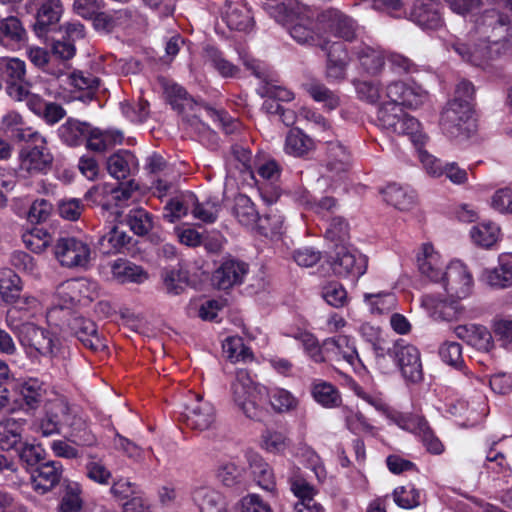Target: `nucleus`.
<instances>
[{"label":"nucleus","mask_w":512,"mask_h":512,"mask_svg":"<svg viewBox=\"0 0 512 512\" xmlns=\"http://www.w3.org/2000/svg\"><path fill=\"white\" fill-rule=\"evenodd\" d=\"M277 11L295 41L299 44L326 48L327 41L316 28V19L309 15L304 6L295 0H285L277 5Z\"/></svg>","instance_id":"20e7f679"},{"label":"nucleus","mask_w":512,"mask_h":512,"mask_svg":"<svg viewBox=\"0 0 512 512\" xmlns=\"http://www.w3.org/2000/svg\"><path fill=\"white\" fill-rule=\"evenodd\" d=\"M471 115L472 106L469 101L459 98L449 101L440 118L443 133L449 138L468 136Z\"/></svg>","instance_id":"9d476101"},{"label":"nucleus","mask_w":512,"mask_h":512,"mask_svg":"<svg viewBox=\"0 0 512 512\" xmlns=\"http://www.w3.org/2000/svg\"><path fill=\"white\" fill-rule=\"evenodd\" d=\"M316 28L326 41L330 36L352 41L351 20L339 9L329 8L321 12L316 18Z\"/></svg>","instance_id":"4468645a"},{"label":"nucleus","mask_w":512,"mask_h":512,"mask_svg":"<svg viewBox=\"0 0 512 512\" xmlns=\"http://www.w3.org/2000/svg\"><path fill=\"white\" fill-rule=\"evenodd\" d=\"M22 289L21 278L13 270L9 268L0 270V297L3 302L8 304L19 302Z\"/></svg>","instance_id":"58836bf2"},{"label":"nucleus","mask_w":512,"mask_h":512,"mask_svg":"<svg viewBox=\"0 0 512 512\" xmlns=\"http://www.w3.org/2000/svg\"><path fill=\"white\" fill-rule=\"evenodd\" d=\"M46 322L59 328L61 333H72L79 341L92 351H100L106 347L93 321L76 315L70 309L51 307L46 312Z\"/></svg>","instance_id":"39448f33"},{"label":"nucleus","mask_w":512,"mask_h":512,"mask_svg":"<svg viewBox=\"0 0 512 512\" xmlns=\"http://www.w3.org/2000/svg\"><path fill=\"white\" fill-rule=\"evenodd\" d=\"M86 206L79 198L62 199L57 204V211L63 220L76 222L80 219Z\"/></svg>","instance_id":"69168bd1"},{"label":"nucleus","mask_w":512,"mask_h":512,"mask_svg":"<svg viewBox=\"0 0 512 512\" xmlns=\"http://www.w3.org/2000/svg\"><path fill=\"white\" fill-rule=\"evenodd\" d=\"M383 200L400 211H409L417 203L416 192L407 185L389 183L380 190Z\"/></svg>","instance_id":"a878e982"},{"label":"nucleus","mask_w":512,"mask_h":512,"mask_svg":"<svg viewBox=\"0 0 512 512\" xmlns=\"http://www.w3.org/2000/svg\"><path fill=\"white\" fill-rule=\"evenodd\" d=\"M61 0H41L37 5L35 21L32 25L39 38L48 40L50 34L61 28L60 19L63 14Z\"/></svg>","instance_id":"ddd939ff"},{"label":"nucleus","mask_w":512,"mask_h":512,"mask_svg":"<svg viewBox=\"0 0 512 512\" xmlns=\"http://www.w3.org/2000/svg\"><path fill=\"white\" fill-rule=\"evenodd\" d=\"M359 334L364 341L371 345L380 364L381 360H384L385 348L383 347L384 341L381 338L379 328L366 323L360 327Z\"/></svg>","instance_id":"774afa93"},{"label":"nucleus","mask_w":512,"mask_h":512,"mask_svg":"<svg viewBox=\"0 0 512 512\" xmlns=\"http://www.w3.org/2000/svg\"><path fill=\"white\" fill-rule=\"evenodd\" d=\"M248 273L246 263L236 260L225 261L213 274V282L218 289H229L241 284Z\"/></svg>","instance_id":"bb28decb"},{"label":"nucleus","mask_w":512,"mask_h":512,"mask_svg":"<svg viewBox=\"0 0 512 512\" xmlns=\"http://www.w3.org/2000/svg\"><path fill=\"white\" fill-rule=\"evenodd\" d=\"M90 246L75 237H61L54 246V256L65 268L87 269L91 262Z\"/></svg>","instance_id":"9b49d317"},{"label":"nucleus","mask_w":512,"mask_h":512,"mask_svg":"<svg viewBox=\"0 0 512 512\" xmlns=\"http://www.w3.org/2000/svg\"><path fill=\"white\" fill-rule=\"evenodd\" d=\"M387 353L395 361L402 376L407 381L417 383L422 379L423 372L420 352L415 346L395 345L392 349H389Z\"/></svg>","instance_id":"2eb2a0df"},{"label":"nucleus","mask_w":512,"mask_h":512,"mask_svg":"<svg viewBox=\"0 0 512 512\" xmlns=\"http://www.w3.org/2000/svg\"><path fill=\"white\" fill-rule=\"evenodd\" d=\"M63 465L59 461H48L39 465L31 475L32 488L41 494L55 487L62 477Z\"/></svg>","instance_id":"4be33fe9"},{"label":"nucleus","mask_w":512,"mask_h":512,"mask_svg":"<svg viewBox=\"0 0 512 512\" xmlns=\"http://www.w3.org/2000/svg\"><path fill=\"white\" fill-rule=\"evenodd\" d=\"M224 355L232 362L244 361L251 357V353L244 346L243 339L239 336H229L222 343Z\"/></svg>","instance_id":"e2e57ef3"},{"label":"nucleus","mask_w":512,"mask_h":512,"mask_svg":"<svg viewBox=\"0 0 512 512\" xmlns=\"http://www.w3.org/2000/svg\"><path fill=\"white\" fill-rule=\"evenodd\" d=\"M222 20L230 30L249 32L254 26L251 9L244 1L230 2L222 14Z\"/></svg>","instance_id":"b1692460"},{"label":"nucleus","mask_w":512,"mask_h":512,"mask_svg":"<svg viewBox=\"0 0 512 512\" xmlns=\"http://www.w3.org/2000/svg\"><path fill=\"white\" fill-rule=\"evenodd\" d=\"M70 82L75 89V98L83 103H90L96 99L100 86V79L90 72L74 71Z\"/></svg>","instance_id":"7c9ffc66"},{"label":"nucleus","mask_w":512,"mask_h":512,"mask_svg":"<svg viewBox=\"0 0 512 512\" xmlns=\"http://www.w3.org/2000/svg\"><path fill=\"white\" fill-rule=\"evenodd\" d=\"M230 391L237 409L252 420H261L264 417L266 397H269V402L276 412L290 411L298 404L297 398L288 390L279 387L268 390L244 369L236 371Z\"/></svg>","instance_id":"7ed1b4c3"},{"label":"nucleus","mask_w":512,"mask_h":512,"mask_svg":"<svg viewBox=\"0 0 512 512\" xmlns=\"http://www.w3.org/2000/svg\"><path fill=\"white\" fill-rule=\"evenodd\" d=\"M54 156L51 153L45 137L40 133L28 140L19 152L20 171L29 176L47 174L53 165Z\"/></svg>","instance_id":"6e6552de"},{"label":"nucleus","mask_w":512,"mask_h":512,"mask_svg":"<svg viewBox=\"0 0 512 512\" xmlns=\"http://www.w3.org/2000/svg\"><path fill=\"white\" fill-rule=\"evenodd\" d=\"M410 20L426 30L441 26V17L432 0H416L410 12Z\"/></svg>","instance_id":"2f4dec72"},{"label":"nucleus","mask_w":512,"mask_h":512,"mask_svg":"<svg viewBox=\"0 0 512 512\" xmlns=\"http://www.w3.org/2000/svg\"><path fill=\"white\" fill-rule=\"evenodd\" d=\"M24 421L12 418L0 422V447L10 450L21 443Z\"/></svg>","instance_id":"c03bdc74"},{"label":"nucleus","mask_w":512,"mask_h":512,"mask_svg":"<svg viewBox=\"0 0 512 512\" xmlns=\"http://www.w3.org/2000/svg\"><path fill=\"white\" fill-rule=\"evenodd\" d=\"M26 38L21 21L14 16L0 19V44L5 47L19 45Z\"/></svg>","instance_id":"ea45409f"},{"label":"nucleus","mask_w":512,"mask_h":512,"mask_svg":"<svg viewBox=\"0 0 512 512\" xmlns=\"http://www.w3.org/2000/svg\"><path fill=\"white\" fill-rule=\"evenodd\" d=\"M503 8L487 9L477 15L473 27L465 38H455L446 43L463 61L485 69L490 61L512 52V0H492Z\"/></svg>","instance_id":"f257e3e1"},{"label":"nucleus","mask_w":512,"mask_h":512,"mask_svg":"<svg viewBox=\"0 0 512 512\" xmlns=\"http://www.w3.org/2000/svg\"><path fill=\"white\" fill-rule=\"evenodd\" d=\"M22 239L28 249L41 253L51 244L53 234L45 226H26Z\"/></svg>","instance_id":"37998d69"},{"label":"nucleus","mask_w":512,"mask_h":512,"mask_svg":"<svg viewBox=\"0 0 512 512\" xmlns=\"http://www.w3.org/2000/svg\"><path fill=\"white\" fill-rule=\"evenodd\" d=\"M19 399L14 400L12 411H36L40 407L55 405L61 412L68 409L66 400L58 395L46 382L29 377L19 380L15 386Z\"/></svg>","instance_id":"423d86ee"},{"label":"nucleus","mask_w":512,"mask_h":512,"mask_svg":"<svg viewBox=\"0 0 512 512\" xmlns=\"http://www.w3.org/2000/svg\"><path fill=\"white\" fill-rule=\"evenodd\" d=\"M472 242L483 249H492L502 239L500 226H472L470 230Z\"/></svg>","instance_id":"de8ad7c7"},{"label":"nucleus","mask_w":512,"mask_h":512,"mask_svg":"<svg viewBox=\"0 0 512 512\" xmlns=\"http://www.w3.org/2000/svg\"><path fill=\"white\" fill-rule=\"evenodd\" d=\"M135 164V155L131 151L123 149L108 158L107 170L117 180L126 179L131 173L132 166Z\"/></svg>","instance_id":"a19ab883"},{"label":"nucleus","mask_w":512,"mask_h":512,"mask_svg":"<svg viewBox=\"0 0 512 512\" xmlns=\"http://www.w3.org/2000/svg\"><path fill=\"white\" fill-rule=\"evenodd\" d=\"M421 305L428 315L436 321L458 320L463 314V307L455 298H443L434 294H425Z\"/></svg>","instance_id":"dca6fc26"},{"label":"nucleus","mask_w":512,"mask_h":512,"mask_svg":"<svg viewBox=\"0 0 512 512\" xmlns=\"http://www.w3.org/2000/svg\"><path fill=\"white\" fill-rule=\"evenodd\" d=\"M86 476L99 485H108L112 478L111 471L103 461L96 456L90 455L85 465Z\"/></svg>","instance_id":"bf43d9fd"},{"label":"nucleus","mask_w":512,"mask_h":512,"mask_svg":"<svg viewBox=\"0 0 512 512\" xmlns=\"http://www.w3.org/2000/svg\"><path fill=\"white\" fill-rule=\"evenodd\" d=\"M91 123L69 117L58 128L61 142L69 147L85 145L87 133Z\"/></svg>","instance_id":"473e14b6"},{"label":"nucleus","mask_w":512,"mask_h":512,"mask_svg":"<svg viewBox=\"0 0 512 512\" xmlns=\"http://www.w3.org/2000/svg\"><path fill=\"white\" fill-rule=\"evenodd\" d=\"M419 271L433 282H439L442 277L443 263L440 255L434 250L433 246L425 243L422 246L421 253L417 256Z\"/></svg>","instance_id":"72a5a7b5"},{"label":"nucleus","mask_w":512,"mask_h":512,"mask_svg":"<svg viewBox=\"0 0 512 512\" xmlns=\"http://www.w3.org/2000/svg\"><path fill=\"white\" fill-rule=\"evenodd\" d=\"M290 446V440L280 431L267 430L262 434L261 447L269 453H284Z\"/></svg>","instance_id":"13d9d810"},{"label":"nucleus","mask_w":512,"mask_h":512,"mask_svg":"<svg viewBox=\"0 0 512 512\" xmlns=\"http://www.w3.org/2000/svg\"><path fill=\"white\" fill-rule=\"evenodd\" d=\"M392 497L395 504L402 509H413L421 503V492L413 484L396 487Z\"/></svg>","instance_id":"603ef678"},{"label":"nucleus","mask_w":512,"mask_h":512,"mask_svg":"<svg viewBox=\"0 0 512 512\" xmlns=\"http://www.w3.org/2000/svg\"><path fill=\"white\" fill-rule=\"evenodd\" d=\"M329 160L326 170L331 181L337 185L345 183L350 177L348 149L340 142L330 143L328 147Z\"/></svg>","instance_id":"aec40b11"},{"label":"nucleus","mask_w":512,"mask_h":512,"mask_svg":"<svg viewBox=\"0 0 512 512\" xmlns=\"http://www.w3.org/2000/svg\"><path fill=\"white\" fill-rule=\"evenodd\" d=\"M124 135L117 129H100L93 126L89 127L85 147L89 151L104 152L116 144H122Z\"/></svg>","instance_id":"c85d7f7f"},{"label":"nucleus","mask_w":512,"mask_h":512,"mask_svg":"<svg viewBox=\"0 0 512 512\" xmlns=\"http://www.w3.org/2000/svg\"><path fill=\"white\" fill-rule=\"evenodd\" d=\"M195 201L193 192H186L170 198L164 206V219L170 223L185 217L189 211L192 212V206Z\"/></svg>","instance_id":"4c0bfd02"},{"label":"nucleus","mask_w":512,"mask_h":512,"mask_svg":"<svg viewBox=\"0 0 512 512\" xmlns=\"http://www.w3.org/2000/svg\"><path fill=\"white\" fill-rule=\"evenodd\" d=\"M249 464L252 475L258 486L268 492H274L276 489V480L273 469L259 455H251Z\"/></svg>","instance_id":"79ce46f5"},{"label":"nucleus","mask_w":512,"mask_h":512,"mask_svg":"<svg viewBox=\"0 0 512 512\" xmlns=\"http://www.w3.org/2000/svg\"><path fill=\"white\" fill-rule=\"evenodd\" d=\"M122 114L132 122H144L149 116V102L140 97L137 102L124 101L120 103Z\"/></svg>","instance_id":"052dcab7"},{"label":"nucleus","mask_w":512,"mask_h":512,"mask_svg":"<svg viewBox=\"0 0 512 512\" xmlns=\"http://www.w3.org/2000/svg\"><path fill=\"white\" fill-rule=\"evenodd\" d=\"M234 215L239 224H257L259 213L251 199L243 194L235 198Z\"/></svg>","instance_id":"3c124183"},{"label":"nucleus","mask_w":512,"mask_h":512,"mask_svg":"<svg viewBox=\"0 0 512 512\" xmlns=\"http://www.w3.org/2000/svg\"><path fill=\"white\" fill-rule=\"evenodd\" d=\"M354 56L357 61L356 69L360 74L374 76L382 70L385 63L381 50L364 42L354 46Z\"/></svg>","instance_id":"5701e85b"},{"label":"nucleus","mask_w":512,"mask_h":512,"mask_svg":"<svg viewBox=\"0 0 512 512\" xmlns=\"http://www.w3.org/2000/svg\"><path fill=\"white\" fill-rule=\"evenodd\" d=\"M44 409L46 414L39 423V432L44 437L58 434L60 432L59 414H66L69 408L65 412H61L55 405H49Z\"/></svg>","instance_id":"0e129e2a"},{"label":"nucleus","mask_w":512,"mask_h":512,"mask_svg":"<svg viewBox=\"0 0 512 512\" xmlns=\"http://www.w3.org/2000/svg\"><path fill=\"white\" fill-rule=\"evenodd\" d=\"M480 280L494 289H505L512 286V253H501L498 266L484 269Z\"/></svg>","instance_id":"412c9836"},{"label":"nucleus","mask_w":512,"mask_h":512,"mask_svg":"<svg viewBox=\"0 0 512 512\" xmlns=\"http://www.w3.org/2000/svg\"><path fill=\"white\" fill-rule=\"evenodd\" d=\"M361 368L357 371L360 382H354V394L367 405L373 407L377 411L386 412L388 405L385 402L383 395L379 392L374 385V381L366 367L362 365L358 359Z\"/></svg>","instance_id":"6ab92c4d"},{"label":"nucleus","mask_w":512,"mask_h":512,"mask_svg":"<svg viewBox=\"0 0 512 512\" xmlns=\"http://www.w3.org/2000/svg\"><path fill=\"white\" fill-rule=\"evenodd\" d=\"M439 356L448 365L462 370L464 375L471 380L473 383V379L476 381H480L478 377H473L470 371L464 366L462 359V347L457 342H446L441 345L439 348Z\"/></svg>","instance_id":"a18cd8bd"},{"label":"nucleus","mask_w":512,"mask_h":512,"mask_svg":"<svg viewBox=\"0 0 512 512\" xmlns=\"http://www.w3.org/2000/svg\"><path fill=\"white\" fill-rule=\"evenodd\" d=\"M73 7L77 15L85 19H93L96 27H107L109 21L100 12L101 0H75Z\"/></svg>","instance_id":"09e8293b"},{"label":"nucleus","mask_w":512,"mask_h":512,"mask_svg":"<svg viewBox=\"0 0 512 512\" xmlns=\"http://www.w3.org/2000/svg\"><path fill=\"white\" fill-rule=\"evenodd\" d=\"M0 74L5 77L7 83L13 81H24L26 75L25 62L18 58H1Z\"/></svg>","instance_id":"4d7b16f0"},{"label":"nucleus","mask_w":512,"mask_h":512,"mask_svg":"<svg viewBox=\"0 0 512 512\" xmlns=\"http://www.w3.org/2000/svg\"><path fill=\"white\" fill-rule=\"evenodd\" d=\"M343 39L336 41L327 40L326 48H321L327 53V78L332 80L343 79L350 61L347 43Z\"/></svg>","instance_id":"a211bd4d"},{"label":"nucleus","mask_w":512,"mask_h":512,"mask_svg":"<svg viewBox=\"0 0 512 512\" xmlns=\"http://www.w3.org/2000/svg\"><path fill=\"white\" fill-rule=\"evenodd\" d=\"M1 128L4 134L13 142H27L37 131L28 127L22 115L16 111H10L2 117Z\"/></svg>","instance_id":"c756f323"},{"label":"nucleus","mask_w":512,"mask_h":512,"mask_svg":"<svg viewBox=\"0 0 512 512\" xmlns=\"http://www.w3.org/2000/svg\"><path fill=\"white\" fill-rule=\"evenodd\" d=\"M215 408L209 402L203 399L200 394H194L183 412V418L186 425L195 430H206L212 426L215 421Z\"/></svg>","instance_id":"f3484780"},{"label":"nucleus","mask_w":512,"mask_h":512,"mask_svg":"<svg viewBox=\"0 0 512 512\" xmlns=\"http://www.w3.org/2000/svg\"><path fill=\"white\" fill-rule=\"evenodd\" d=\"M192 499L200 512H227L221 494L211 487H197L192 493Z\"/></svg>","instance_id":"c9c22d12"},{"label":"nucleus","mask_w":512,"mask_h":512,"mask_svg":"<svg viewBox=\"0 0 512 512\" xmlns=\"http://www.w3.org/2000/svg\"><path fill=\"white\" fill-rule=\"evenodd\" d=\"M312 396L318 404L325 408H334L341 403L338 390L332 384L323 381L313 384Z\"/></svg>","instance_id":"8fccbe9b"},{"label":"nucleus","mask_w":512,"mask_h":512,"mask_svg":"<svg viewBox=\"0 0 512 512\" xmlns=\"http://www.w3.org/2000/svg\"><path fill=\"white\" fill-rule=\"evenodd\" d=\"M313 139L298 127L291 128L285 138L284 151L294 157H304L314 149Z\"/></svg>","instance_id":"e433bc0d"},{"label":"nucleus","mask_w":512,"mask_h":512,"mask_svg":"<svg viewBox=\"0 0 512 512\" xmlns=\"http://www.w3.org/2000/svg\"><path fill=\"white\" fill-rule=\"evenodd\" d=\"M307 92L316 102L323 103L328 110H334L339 106V98L322 83H311L307 86Z\"/></svg>","instance_id":"338daca9"},{"label":"nucleus","mask_w":512,"mask_h":512,"mask_svg":"<svg viewBox=\"0 0 512 512\" xmlns=\"http://www.w3.org/2000/svg\"><path fill=\"white\" fill-rule=\"evenodd\" d=\"M164 93L167 103L178 113H183L185 107L193 102V98L187 90L177 83L166 85Z\"/></svg>","instance_id":"5fc2aeb1"},{"label":"nucleus","mask_w":512,"mask_h":512,"mask_svg":"<svg viewBox=\"0 0 512 512\" xmlns=\"http://www.w3.org/2000/svg\"><path fill=\"white\" fill-rule=\"evenodd\" d=\"M204 56L207 63L223 78H235L240 73V68L229 61L222 50L214 45L204 48Z\"/></svg>","instance_id":"f704fd0d"},{"label":"nucleus","mask_w":512,"mask_h":512,"mask_svg":"<svg viewBox=\"0 0 512 512\" xmlns=\"http://www.w3.org/2000/svg\"><path fill=\"white\" fill-rule=\"evenodd\" d=\"M378 124L388 133L407 136L414 146L425 144L427 136L419 121L396 103H383L378 110Z\"/></svg>","instance_id":"0eeeda50"},{"label":"nucleus","mask_w":512,"mask_h":512,"mask_svg":"<svg viewBox=\"0 0 512 512\" xmlns=\"http://www.w3.org/2000/svg\"><path fill=\"white\" fill-rule=\"evenodd\" d=\"M325 347L335 361L352 364V346L348 336L338 335L328 339L325 341Z\"/></svg>","instance_id":"864d4df0"},{"label":"nucleus","mask_w":512,"mask_h":512,"mask_svg":"<svg viewBox=\"0 0 512 512\" xmlns=\"http://www.w3.org/2000/svg\"><path fill=\"white\" fill-rule=\"evenodd\" d=\"M98 285L87 278H74L58 285L54 298L57 301L55 307L69 309V306L86 305L98 296Z\"/></svg>","instance_id":"1a4fd4ad"},{"label":"nucleus","mask_w":512,"mask_h":512,"mask_svg":"<svg viewBox=\"0 0 512 512\" xmlns=\"http://www.w3.org/2000/svg\"><path fill=\"white\" fill-rule=\"evenodd\" d=\"M455 334L459 339L479 351L488 352L494 346L491 332L482 325H459L455 328Z\"/></svg>","instance_id":"cd10ccee"},{"label":"nucleus","mask_w":512,"mask_h":512,"mask_svg":"<svg viewBox=\"0 0 512 512\" xmlns=\"http://www.w3.org/2000/svg\"><path fill=\"white\" fill-rule=\"evenodd\" d=\"M82 488L78 482H69L59 505V512H78L82 507Z\"/></svg>","instance_id":"680f3d73"},{"label":"nucleus","mask_w":512,"mask_h":512,"mask_svg":"<svg viewBox=\"0 0 512 512\" xmlns=\"http://www.w3.org/2000/svg\"><path fill=\"white\" fill-rule=\"evenodd\" d=\"M439 282L449 298L462 300L470 296L474 281L468 267L459 260L451 261Z\"/></svg>","instance_id":"f8f14e48"},{"label":"nucleus","mask_w":512,"mask_h":512,"mask_svg":"<svg viewBox=\"0 0 512 512\" xmlns=\"http://www.w3.org/2000/svg\"><path fill=\"white\" fill-rule=\"evenodd\" d=\"M221 209L222 204L217 197H209L204 201H199L195 196V201L192 206V215L195 219L206 224H213L217 220Z\"/></svg>","instance_id":"49530a36"},{"label":"nucleus","mask_w":512,"mask_h":512,"mask_svg":"<svg viewBox=\"0 0 512 512\" xmlns=\"http://www.w3.org/2000/svg\"><path fill=\"white\" fill-rule=\"evenodd\" d=\"M315 213L321 216V220L332 219L331 224H344L345 219L340 215L341 207L338 200L331 196H325L313 206Z\"/></svg>","instance_id":"6e6d98bb"},{"label":"nucleus","mask_w":512,"mask_h":512,"mask_svg":"<svg viewBox=\"0 0 512 512\" xmlns=\"http://www.w3.org/2000/svg\"><path fill=\"white\" fill-rule=\"evenodd\" d=\"M43 313L42 303L34 296L24 295L17 305L10 307L5 316L7 327L17 336L22 346L43 357H55L60 351L59 328L39 327L35 320Z\"/></svg>","instance_id":"f03ea898"},{"label":"nucleus","mask_w":512,"mask_h":512,"mask_svg":"<svg viewBox=\"0 0 512 512\" xmlns=\"http://www.w3.org/2000/svg\"><path fill=\"white\" fill-rule=\"evenodd\" d=\"M112 278L120 284H142L149 275L140 265L126 258H117L109 263Z\"/></svg>","instance_id":"393cba45"}]
</instances>
